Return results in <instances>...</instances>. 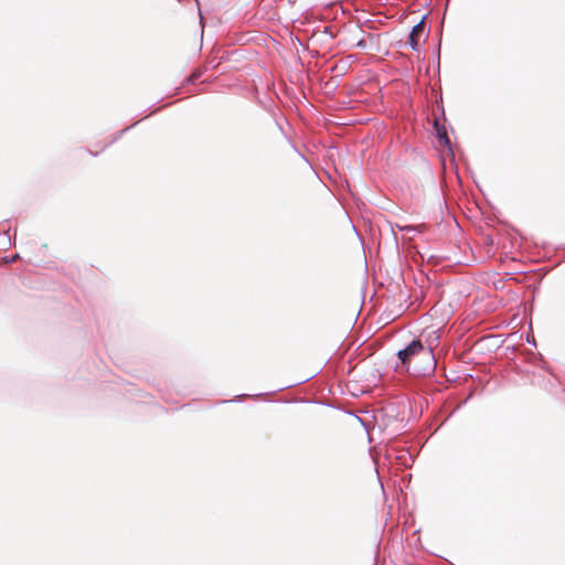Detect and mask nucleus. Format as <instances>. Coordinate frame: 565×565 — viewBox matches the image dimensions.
Masks as SVG:
<instances>
[{
	"mask_svg": "<svg viewBox=\"0 0 565 565\" xmlns=\"http://www.w3.org/2000/svg\"><path fill=\"white\" fill-rule=\"evenodd\" d=\"M438 137L440 138V140L444 139L446 143H449V139L447 137L445 129L443 131H438Z\"/></svg>",
	"mask_w": 565,
	"mask_h": 565,
	"instance_id": "obj_5",
	"label": "nucleus"
},
{
	"mask_svg": "<svg viewBox=\"0 0 565 565\" xmlns=\"http://www.w3.org/2000/svg\"><path fill=\"white\" fill-rule=\"evenodd\" d=\"M202 75L201 71H194L186 79L185 83L193 84L196 79H199Z\"/></svg>",
	"mask_w": 565,
	"mask_h": 565,
	"instance_id": "obj_4",
	"label": "nucleus"
},
{
	"mask_svg": "<svg viewBox=\"0 0 565 565\" xmlns=\"http://www.w3.org/2000/svg\"><path fill=\"white\" fill-rule=\"evenodd\" d=\"M186 3L192 13L201 19V9L198 0H179V3Z\"/></svg>",
	"mask_w": 565,
	"mask_h": 565,
	"instance_id": "obj_3",
	"label": "nucleus"
},
{
	"mask_svg": "<svg viewBox=\"0 0 565 565\" xmlns=\"http://www.w3.org/2000/svg\"><path fill=\"white\" fill-rule=\"evenodd\" d=\"M424 22L420 21L416 25L413 26L411 34H409V45L413 50H417L419 45V40L424 33Z\"/></svg>",
	"mask_w": 565,
	"mask_h": 565,
	"instance_id": "obj_2",
	"label": "nucleus"
},
{
	"mask_svg": "<svg viewBox=\"0 0 565 565\" xmlns=\"http://www.w3.org/2000/svg\"><path fill=\"white\" fill-rule=\"evenodd\" d=\"M433 348L431 343L428 348H425L420 340H413L405 349L399 350L397 353V358L399 360V364H396V370H405L409 371L413 365L414 372H420L425 370V367H420L417 364V360L419 356H425L428 360V366H433Z\"/></svg>",
	"mask_w": 565,
	"mask_h": 565,
	"instance_id": "obj_1",
	"label": "nucleus"
},
{
	"mask_svg": "<svg viewBox=\"0 0 565 565\" xmlns=\"http://www.w3.org/2000/svg\"><path fill=\"white\" fill-rule=\"evenodd\" d=\"M356 45L360 46V47H365V41L361 40V41L358 42Z\"/></svg>",
	"mask_w": 565,
	"mask_h": 565,
	"instance_id": "obj_6",
	"label": "nucleus"
}]
</instances>
